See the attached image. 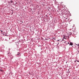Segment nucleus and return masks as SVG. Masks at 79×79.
<instances>
[{"mask_svg": "<svg viewBox=\"0 0 79 79\" xmlns=\"http://www.w3.org/2000/svg\"><path fill=\"white\" fill-rule=\"evenodd\" d=\"M70 45H73V43L70 42Z\"/></svg>", "mask_w": 79, "mask_h": 79, "instance_id": "1", "label": "nucleus"}, {"mask_svg": "<svg viewBox=\"0 0 79 79\" xmlns=\"http://www.w3.org/2000/svg\"><path fill=\"white\" fill-rule=\"evenodd\" d=\"M61 39H59L58 40H57V41H60Z\"/></svg>", "mask_w": 79, "mask_h": 79, "instance_id": "2", "label": "nucleus"}, {"mask_svg": "<svg viewBox=\"0 0 79 79\" xmlns=\"http://www.w3.org/2000/svg\"><path fill=\"white\" fill-rule=\"evenodd\" d=\"M19 55V53H18L17 55Z\"/></svg>", "mask_w": 79, "mask_h": 79, "instance_id": "3", "label": "nucleus"}, {"mask_svg": "<svg viewBox=\"0 0 79 79\" xmlns=\"http://www.w3.org/2000/svg\"><path fill=\"white\" fill-rule=\"evenodd\" d=\"M11 3H13V1H11Z\"/></svg>", "mask_w": 79, "mask_h": 79, "instance_id": "4", "label": "nucleus"}, {"mask_svg": "<svg viewBox=\"0 0 79 79\" xmlns=\"http://www.w3.org/2000/svg\"><path fill=\"white\" fill-rule=\"evenodd\" d=\"M0 31H1V32H3V31H1V30H0Z\"/></svg>", "mask_w": 79, "mask_h": 79, "instance_id": "5", "label": "nucleus"}, {"mask_svg": "<svg viewBox=\"0 0 79 79\" xmlns=\"http://www.w3.org/2000/svg\"><path fill=\"white\" fill-rule=\"evenodd\" d=\"M79 46V44H78V46Z\"/></svg>", "mask_w": 79, "mask_h": 79, "instance_id": "6", "label": "nucleus"}, {"mask_svg": "<svg viewBox=\"0 0 79 79\" xmlns=\"http://www.w3.org/2000/svg\"><path fill=\"white\" fill-rule=\"evenodd\" d=\"M68 44H69V43H68Z\"/></svg>", "mask_w": 79, "mask_h": 79, "instance_id": "7", "label": "nucleus"}, {"mask_svg": "<svg viewBox=\"0 0 79 79\" xmlns=\"http://www.w3.org/2000/svg\"><path fill=\"white\" fill-rule=\"evenodd\" d=\"M77 61V62H79V61Z\"/></svg>", "mask_w": 79, "mask_h": 79, "instance_id": "8", "label": "nucleus"}, {"mask_svg": "<svg viewBox=\"0 0 79 79\" xmlns=\"http://www.w3.org/2000/svg\"><path fill=\"white\" fill-rule=\"evenodd\" d=\"M2 71H3V70H2Z\"/></svg>", "mask_w": 79, "mask_h": 79, "instance_id": "9", "label": "nucleus"}]
</instances>
